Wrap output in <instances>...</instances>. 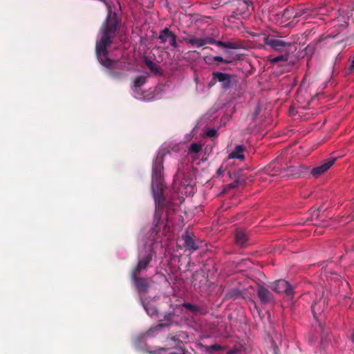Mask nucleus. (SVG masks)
Returning a JSON list of instances; mask_svg holds the SVG:
<instances>
[{
	"label": "nucleus",
	"instance_id": "f257e3e1",
	"mask_svg": "<svg viewBox=\"0 0 354 354\" xmlns=\"http://www.w3.org/2000/svg\"><path fill=\"white\" fill-rule=\"evenodd\" d=\"M117 29L116 23H110L108 21L102 27V37L96 42V55L102 65L106 67L113 66V62L109 59L107 48L111 44V38L114 36Z\"/></svg>",
	"mask_w": 354,
	"mask_h": 354
},
{
	"label": "nucleus",
	"instance_id": "f03ea898",
	"mask_svg": "<svg viewBox=\"0 0 354 354\" xmlns=\"http://www.w3.org/2000/svg\"><path fill=\"white\" fill-rule=\"evenodd\" d=\"M163 161V154L158 153L154 158L152 165L151 190L156 205H160L164 200L162 195Z\"/></svg>",
	"mask_w": 354,
	"mask_h": 354
},
{
	"label": "nucleus",
	"instance_id": "7ed1b4c3",
	"mask_svg": "<svg viewBox=\"0 0 354 354\" xmlns=\"http://www.w3.org/2000/svg\"><path fill=\"white\" fill-rule=\"evenodd\" d=\"M153 252L151 250H149L145 254L141 257V254H140V258L138 262L136 267L133 269L131 274V277H135V276H138L141 271L145 270L150 261L152 259Z\"/></svg>",
	"mask_w": 354,
	"mask_h": 354
},
{
	"label": "nucleus",
	"instance_id": "20e7f679",
	"mask_svg": "<svg viewBox=\"0 0 354 354\" xmlns=\"http://www.w3.org/2000/svg\"><path fill=\"white\" fill-rule=\"evenodd\" d=\"M272 289L278 293H285L287 296L292 297L294 294L292 286L284 279H279L274 282Z\"/></svg>",
	"mask_w": 354,
	"mask_h": 354
},
{
	"label": "nucleus",
	"instance_id": "39448f33",
	"mask_svg": "<svg viewBox=\"0 0 354 354\" xmlns=\"http://www.w3.org/2000/svg\"><path fill=\"white\" fill-rule=\"evenodd\" d=\"M170 340L172 343L167 344L166 345L167 347H156L153 350L150 351L149 353L151 354H163L169 349L182 348L183 342L179 340L175 336L171 337Z\"/></svg>",
	"mask_w": 354,
	"mask_h": 354
},
{
	"label": "nucleus",
	"instance_id": "423d86ee",
	"mask_svg": "<svg viewBox=\"0 0 354 354\" xmlns=\"http://www.w3.org/2000/svg\"><path fill=\"white\" fill-rule=\"evenodd\" d=\"M335 161V158H330L326 160L321 165L314 167L310 171L311 174L315 178L319 177L320 175L327 171L333 166Z\"/></svg>",
	"mask_w": 354,
	"mask_h": 354
},
{
	"label": "nucleus",
	"instance_id": "0eeeda50",
	"mask_svg": "<svg viewBox=\"0 0 354 354\" xmlns=\"http://www.w3.org/2000/svg\"><path fill=\"white\" fill-rule=\"evenodd\" d=\"M209 37H196L195 36L189 35L185 38V41L187 44L192 46L201 48L206 44H208Z\"/></svg>",
	"mask_w": 354,
	"mask_h": 354
},
{
	"label": "nucleus",
	"instance_id": "6e6552de",
	"mask_svg": "<svg viewBox=\"0 0 354 354\" xmlns=\"http://www.w3.org/2000/svg\"><path fill=\"white\" fill-rule=\"evenodd\" d=\"M264 42L275 50H280L287 46L286 42L270 36L265 37Z\"/></svg>",
	"mask_w": 354,
	"mask_h": 354
},
{
	"label": "nucleus",
	"instance_id": "1a4fd4ad",
	"mask_svg": "<svg viewBox=\"0 0 354 354\" xmlns=\"http://www.w3.org/2000/svg\"><path fill=\"white\" fill-rule=\"evenodd\" d=\"M213 77L222 83L223 87L229 88L231 84V76L229 74L221 72H214Z\"/></svg>",
	"mask_w": 354,
	"mask_h": 354
},
{
	"label": "nucleus",
	"instance_id": "9d476101",
	"mask_svg": "<svg viewBox=\"0 0 354 354\" xmlns=\"http://www.w3.org/2000/svg\"><path fill=\"white\" fill-rule=\"evenodd\" d=\"M177 192L182 196H189L194 194L195 192L194 187L189 183L187 184L180 183L178 187H176Z\"/></svg>",
	"mask_w": 354,
	"mask_h": 354
},
{
	"label": "nucleus",
	"instance_id": "9b49d317",
	"mask_svg": "<svg viewBox=\"0 0 354 354\" xmlns=\"http://www.w3.org/2000/svg\"><path fill=\"white\" fill-rule=\"evenodd\" d=\"M257 295L261 302L267 304L272 300V295L271 292L263 287H260L257 290Z\"/></svg>",
	"mask_w": 354,
	"mask_h": 354
},
{
	"label": "nucleus",
	"instance_id": "f8f14e48",
	"mask_svg": "<svg viewBox=\"0 0 354 354\" xmlns=\"http://www.w3.org/2000/svg\"><path fill=\"white\" fill-rule=\"evenodd\" d=\"M183 239L184 240V245L187 250L192 252L198 250V245L196 244L193 238L188 234L187 232H185L183 235Z\"/></svg>",
	"mask_w": 354,
	"mask_h": 354
},
{
	"label": "nucleus",
	"instance_id": "ddd939ff",
	"mask_svg": "<svg viewBox=\"0 0 354 354\" xmlns=\"http://www.w3.org/2000/svg\"><path fill=\"white\" fill-rule=\"evenodd\" d=\"M245 148L242 145H236L234 150L229 154L228 158L230 159H239L243 160L244 159V152Z\"/></svg>",
	"mask_w": 354,
	"mask_h": 354
},
{
	"label": "nucleus",
	"instance_id": "4468645a",
	"mask_svg": "<svg viewBox=\"0 0 354 354\" xmlns=\"http://www.w3.org/2000/svg\"><path fill=\"white\" fill-rule=\"evenodd\" d=\"M208 41H209V43H208L209 44H216L219 47H223V48H225L235 49L237 48L236 44H235L234 42H230V41L225 42V41H216L214 38H212V37H209Z\"/></svg>",
	"mask_w": 354,
	"mask_h": 354
},
{
	"label": "nucleus",
	"instance_id": "2eb2a0df",
	"mask_svg": "<svg viewBox=\"0 0 354 354\" xmlns=\"http://www.w3.org/2000/svg\"><path fill=\"white\" fill-rule=\"evenodd\" d=\"M235 239L238 245L244 246L248 239L245 231L243 230H238L236 232Z\"/></svg>",
	"mask_w": 354,
	"mask_h": 354
},
{
	"label": "nucleus",
	"instance_id": "dca6fc26",
	"mask_svg": "<svg viewBox=\"0 0 354 354\" xmlns=\"http://www.w3.org/2000/svg\"><path fill=\"white\" fill-rule=\"evenodd\" d=\"M131 278L133 280L136 287L139 292L147 291L148 288V283L145 279L138 278V276H135V277Z\"/></svg>",
	"mask_w": 354,
	"mask_h": 354
},
{
	"label": "nucleus",
	"instance_id": "f3484780",
	"mask_svg": "<svg viewBox=\"0 0 354 354\" xmlns=\"http://www.w3.org/2000/svg\"><path fill=\"white\" fill-rule=\"evenodd\" d=\"M145 63L147 66V67L155 74H157V75L161 74V69L157 64L151 61L148 58H146L145 59Z\"/></svg>",
	"mask_w": 354,
	"mask_h": 354
},
{
	"label": "nucleus",
	"instance_id": "a211bd4d",
	"mask_svg": "<svg viewBox=\"0 0 354 354\" xmlns=\"http://www.w3.org/2000/svg\"><path fill=\"white\" fill-rule=\"evenodd\" d=\"M143 306L149 315L152 317L157 315V310L153 305L150 304L149 303H143Z\"/></svg>",
	"mask_w": 354,
	"mask_h": 354
},
{
	"label": "nucleus",
	"instance_id": "6ab92c4d",
	"mask_svg": "<svg viewBox=\"0 0 354 354\" xmlns=\"http://www.w3.org/2000/svg\"><path fill=\"white\" fill-rule=\"evenodd\" d=\"M171 31L169 28H165L160 34L159 39L162 43L168 41Z\"/></svg>",
	"mask_w": 354,
	"mask_h": 354
},
{
	"label": "nucleus",
	"instance_id": "aec40b11",
	"mask_svg": "<svg viewBox=\"0 0 354 354\" xmlns=\"http://www.w3.org/2000/svg\"><path fill=\"white\" fill-rule=\"evenodd\" d=\"M146 77L143 76L137 77L133 82V87L135 88H140L145 83Z\"/></svg>",
	"mask_w": 354,
	"mask_h": 354
},
{
	"label": "nucleus",
	"instance_id": "412c9836",
	"mask_svg": "<svg viewBox=\"0 0 354 354\" xmlns=\"http://www.w3.org/2000/svg\"><path fill=\"white\" fill-rule=\"evenodd\" d=\"M201 149H202V146L200 143L194 142L190 145V147L189 148V153H197L199 151H201Z\"/></svg>",
	"mask_w": 354,
	"mask_h": 354
},
{
	"label": "nucleus",
	"instance_id": "4be33fe9",
	"mask_svg": "<svg viewBox=\"0 0 354 354\" xmlns=\"http://www.w3.org/2000/svg\"><path fill=\"white\" fill-rule=\"evenodd\" d=\"M168 41L169 42L170 45L172 47H174V48H176L177 47L178 45H177V43H176V36L171 32L170 33Z\"/></svg>",
	"mask_w": 354,
	"mask_h": 354
},
{
	"label": "nucleus",
	"instance_id": "5701e85b",
	"mask_svg": "<svg viewBox=\"0 0 354 354\" xmlns=\"http://www.w3.org/2000/svg\"><path fill=\"white\" fill-rule=\"evenodd\" d=\"M183 306L185 307L186 308H187L188 310H189L192 312H196L198 310V306H196V305H193L192 304L187 303V302L184 303L183 304Z\"/></svg>",
	"mask_w": 354,
	"mask_h": 354
},
{
	"label": "nucleus",
	"instance_id": "b1692460",
	"mask_svg": "<svg viewBox=\"0 0 354 354\" xmlns=\"http://www.w3.org/2000/svg\"><path fill=\"white\" fill-rule=\"evenodd\" d=\"M281 61H283V62L287 61V57L284 56V55H279V56H277L276 57L272 58L270 59V62L273 63V64L277 63V62H281Z\"/></svg>",
	"mask_w": 354,
	"mask_h": 354
},
{
	"label": "nucleus",
	"instance_id": "393cba45",
	"mask_svg": "<svg viewBox=\"0 0 354 354\" xmlns=\"http://www.w3.org/2000/svg\"><path fill=\"white\" fill-rule=\"evenodd\" d=\"M350 60H351V64L348 66V68H346V73L347 75L351 73L354 70V58H353L352 59H351V58H350Z\"/></svg>",
	"mask_w": 354,
	"mask_h": 354
},
{
	"label": "nucleus",
	"instance_id": "a878e982",
	"mask_svg": "<svg viewBox=\"0 0 354 354\" xmlns=\"http://www.w3.org/2000/svg\"><path fill=\"white\" fill-rule=\"evenodd\" d=\"M208 59H212L214 62H225V63H230L229 61L225 60L221 56H214L212 57V58H208Z\"/></svg>",
	"mask_w": 354,
	"mask_h": 354
},
{
	"label": "nucleus",
	"instance_id": "bb28decb",
	"mask_svg": "<svg viewBox=\"0 0 354 354\" xmlns=\"http://www.w3.org/2000/svg\"><path fill=\"white\" fill-rule=\"evenodd\" d=\"M216 130H215L214 129H210L207 130V136L208 137H214L216 135Z\"/></svg>",
	"mask_w": 354,
	"mask_h": 354
},
{
	"label": "nucleus",
	"instance_id": "cd10ccee",
	"mask_svg": "<svg viewBox=\"0 0 354 354\" xmlns=\"http://www.w3.org/2000/svg\"><path fill=\"white\" fill-rule=\"evenodd\" d=\"M209 348L214 351H218L222 349V347L218 344H212L209 346Z\"/></svg>",
	"mask_w": 354,
	"mask_h": 354
},
{
	"label": "nucleus",
	"instance_id": "c85d7f7f",
	"mask_svg": "<svg viewBox=\"0 0 354 354\" xmlns=\"http://www.w3.org/2000/svg\"><path fill=\"white\" fill-rule=\"evenodd\" d=\"M164 230H167L168 233L165 234V237H166V240H169L170 239L171 237H172V235L170 234V228L167 227V225H165V229Z\"/></svg>",
	"mask_w": 354,
	"mask_h": 354
},
{
	"label": "nucleus",
	"instance_id": "c756f323",
	"mask_svg": "<svg viewBox=\"0 0 354 354\" xmlns=\"http://www.w3.org/2000/svg\"><path fill=\"white\" fill-rule=\"evenodd\" d=\"M208 58H212V57L211 56H207V57H205L204 58V60L205 62V63L208 64H212L213 62H214V60L212 59H208Z\"/></svg>",
	"mask_w": 354,
	"mask_h": 354
},
{
	"label": "nucleus",
	"instance_id": "7c9ffc66",
	"mask_svg": "<svg viewBox=\"0 0 354 354\" xmlns=\"http://www.w3.org/2000/svg\"><path fill=\"white\" fill-rule=\"evenodd\" d=\"M160 218V216L158 214L157 212H156L155 215H154V222L156 221L158 223L159 221Z\"/></svg>",
	"mask_w": 354,
	"mask_h": 354
},
{
	"label": "nucleus",
	"instance_id": "2f4dec72",
	"mask_svg": "<svg viewBox=\"0 0 354 354\" xmlns=\"http://www.w3.org/2000/svg\"><path fill=\"white\" fill-rule=\"evenodd\" d=\"M164 327H165V325H164V324H160L158 325V326L155 328V330H158L162 329V328H164Z\"/></svg>",
	"mask_w": 354,
	"mask_h": 354
},
{
	"label": "nucleus",
	"instance_id": "473e14b6",
	"mask_svg": "<svg viewBox=\"0 0 354 354\" xmlns=\"http://www.w3.org/2000/svg\"><path fill=\"white\" fill-rule=\"evenodd\" d=\"M223 171L222 168H221V167H220V168L217 170L216 174H217V175H218V176H221V175L223 174Z\"/></svg>",
	"mask_w": 354,
	"mask_h": 354
},
{
	"label": "nucleus",
	"instance_id": "72a5a7b5",
	"mask_svg": "<svg viewBox=\"0 0 354 354\" xmlns=\"http://www.w3.org/2000/svg\"><path fill=\"white\" fill-rule=\"evenodd\" d=\"M153 237V243L155 242V241H158V232H156L155 235Z\"/></svg>",
	"mask_w": 354,
	"mask_h": 354
},
{
	"label": "nucleus",
	"instance_id": "f704fd0d",
	"mask_svg": "<svg viewBox=\"0 0 354 354\" xmlns=\"http://www.w3.org/2000/svg\"><path fill=\"white\" fill-rule=\"evenodd\" d=\"M351 338H352V341L354 342V333H353Z\"/></svg>",
	"mask_w": 354,
	"mask_h": 354
},
{
	"label": "nucleus",
	"instance_id": "c9c22d12",
	"mask_svg": "<svg viewBox=\"0 0 354 354\" xmlns=\"http://www.w3.org/2000/svg\"><path fill=\"white\" fill-rule=\"evenodd\" d=\"M244 6H245V7L248 6V4L247 3V2H245Z\"/></svg>",
	"mask_w": 354,
	"mask_h": 354
},
{
	"label": "nucleus",
	"instance_id": "e433bc0d",
	"mask_svg": "<svg viewBox=\"0 0 354 354\" xmlns=\"http://www.w3.org/2000/svg\"><path fill=\"white\" fill-rule=\"evenodd\" d=\"M311 308H312V310L313 311L314 310V305L313 304L311 306Z\"/></svg>",
	"mask_w": 354,
	"mask_h": 354
}]
</instances>
